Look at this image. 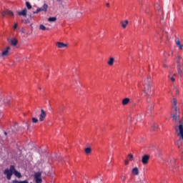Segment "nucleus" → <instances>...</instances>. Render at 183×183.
Wrapping results in <instances>:
<instances>
[{
	"instance_id": "obj_1",
	"label": "nucleus",
	"mask_w": 183,
	"mask_h": 183,
	"mask_svg": "<svg viewBox=\"0 0 183 183\" xmlns=\"http://www.w3.org/2000/svg\"><path fill=\"white\" fill-rule=\"evenodd\" d=\"M151 76H149L144 81V89L143 92L145 95V97H148V95L151 94Z\"/></svg>"
},
{
	"instance_id": "obj_2",
	"label": "nucleus",
	"mask_w": 183,
	"mask_h": 183,
	"mask_svg": "<svg viewBox=\"0 0 183 183\" xmlns=\"http://www.w3.org/2000/svg\"><path fill=\"white\" fill-rule=\"evenodd\" d=\"M171 117L173 119V121L175 122H179V109L177 107H174V110H172Z\"/></svg>"
},
{
	"instance_id": "obj_3",
	"label": "nucleus",
	"mask_w": 183,
	"mask_h": 183,
	"mask_svg": "<svg viewBox=\"0 0 183 183\" xmlns=\"http://www.w3.org/2000/svg\"><path fill=\"white\" fill-rule=\"evenodd\" d=\"M13 171H14V166L11 165L10 169H6L4 172V174L6 176L7 179L10 180L12 178Z\"/></svg>"
},
{
	"instance_id": "obj_4",
	"label": "nucleus",
	"mask_w": 183,
	"mask_h": 183,
	"mask_svg": "<svg viewBox=\"0 0 183 183\" xmlns=\"http://www.w3.org/2000/svg\"><path fill=\"white\" fill-rule=\"evenodd\" d=\"M9 51H11V47L8 46L5 48L1 52V56L2 58H6V56H9Z\"/></svg>"
},
{
	"instance_id": "obj_5",
	"label": "nucleus",
	"mask_w": 183,
	"mask_h": 183,
	"mask_svg": "<svg viewBox=\"0 0 183 183\" xmlns=\"http://www.w3.org/2000/svg\"><path fill=\"white\" fill-rule=\"evenodd\" d=\"M41 114L39 115V121L42 122L46 118V112L44 109H41Z\"/></svg>"
},
{
	"instance_id": "obj_6",
	"label": "nucleus",
	"mask_w": 183,
	"mask_h": 183,
	"mask_svg": "<svg viewBox=\"0 0 183 183\" xmlns=\"http://www.w3.org/2000/svg\"><path fill=\"white\" fill-rule=\"evenodd\" d=\"M149 161V155L145 154L144 157H142V162L144 165H147Z\"/></svg>"
},
{
	"instance_id": "obj_7",
	"label": "nucleus",
	"mask_w": 183,
	"mask_h": 183,
	"mask_svg": "<svg viewBox=\"0 0 183 183\" xmlns=\"http://www.w3.org/2000/svg\"><path fill=\"white\" fill-rule=\"evenodd\" d=\"M34 178L36 179V183L42 182V179H41V172H36L34 174Z\"/></svg>"
},
{
	"instance_id": "obj_8",
	"label": "nucleus",
	"mask_w": 183,
	"mask_h": 183,
	"mask_svg": "<svg viewBox=\"0 0 183 183\" xmlns=\"http://www.w3.org/2000/svg\"><path fill=\"white\" fill-rule=\"evenodd\" d=\"M177 71L178 74L181 75L182 74V71L181 70V62L179 61V57H177Z\"/></svg>"
},
{
	"instance_id": "obj_9",
	"label": "nucleus",
	"mask_w": 183,
	"mask_h": 183,
	"mask_svg": "<svg viewBox=\"0 0 183 183\" xmlns=\"http://www.w3.org/2000/svg\"><path fill=\"white\" fill-rule=\"evenodd\" d=\"M154 8L156 11H158L159 15H162V9H161V6L159 5V4L157 3L154 5Z\"/></svg>"
},
{
	"instance_id": "obj_10",
	"label": "nucleus",
	"mask_w": 183,
	"mask_h": 183,
	"mask_svg": "<svg viewBox=\"0 0 183 183\" xmlns=\"http://www.w3.org/2000/svg\"><path fill=\"white\" fill-rule=\"evenodd\" d=\"M37 9H39V12H42V11L46 12V11H48V4H44L41 8H38Z\"/></svg>"
},
{
	"instance_id": "obj_11",
	"label": "nucleus",
	"mask_w": 183,
	"mask_h": 183,
	"mask_svg": "<svg viewBox=\"0 0 183 183\" xmlns=\"http://www.w3.org/2000/svg\"><path fill=\"white\" fill-rule=\"evenodd\" d=\"M56 45L59 48H66V47H68V44H65V43H63V42H61V41L56 42Z\"/></svg>"
},
{
	"instance_id": "obj_12",
	"label": "nucleus",
	"mask_w": 183,
	"mask_h": 183,
	"mask_svg": "<svg viewBox=\"0 0 183 183\" xmlns=\"http://www.w3.org/2000/svg\"><path fill=\"white\" fill-rule=\"evenodd\" d=\"M178 135L183 139V126L182 124L179 125V133Z\"/></svg>"
},
{
	"instance_id": "obj_13",
	"label": "nucleus",
	"mask_w": 183,
	"mask_h": 183,
	"mask_svg": "<svg viewBox=\"0 0 183 183\" xmlns=\"http://www.w3.org/2000/svg\"><path fill=\"white\" fill-rule=\"evenodd\" d=\"M9 44H11L12 46H16V45H18V40L16 39H11L9 41Z\"/></svg>"
},
{
	"instance_id": "obj_14",
	"label": "nucleus",
	"mask_w": 183,
	"mask_h": 183,
	"mask_svg": "<svg viewBox=\"0 0 183 183\" xmlns=\"http://www.w3.org/2000/svg\"><path fill=\"white\" fill-rule=\"evenodd\" d=\"M19 16H26V9H23L21 11L18 12Z\"/></svg>"
},
{
	"instance_id": "obj_15",
	"label": "nucleus",
	"mask_w": 183,
	"mask_h": 183,
	"mask_svg": "<svg viewBox=\"0 0 183 183\" xmlns=\"http://www.w3.org/2000/svg\"><path fill=\"white\" fill-rule=\"evenodd\" d=\"M132 172L134 175H139V170L138 169V167L133 168Z\"/></svg>"
},
{
	"instance_id": "obj_16",
	"label": "nucleus",
	"mask_w": 183,
	"mask_h": 183,
	"mask_svg": "<svg viewBox=\"0 0 183 183\" xmlns=\"http://www.w3.org/2000/svg\"><path fill=\"white\" fill-rule=\"evenodd\" d=\"M13 174L17 177V178H21V177H22V175H21V173L16 171V169H15V167H14V170H13Z\"/></svg>"
},
{
	"instance_id": "obj_17",
	"label": "nucleus",
	"mask_w": 183,
	"mask_h": 183,
	"mask_svg": "<svg viewBox=\"0 0 183 183\" xmlns=\"http://www.w3.org/2000/svg\"><path fill=\"white\" fill-rule=\"evenodd\" d=\"M114 61H115V59H114V57H110L109 60L107 61L108 65H109L110 66H112V65H114Z\"/></svg>"
},
{
	"instance_id": "obj_18",
	"label": "nucleus",
	"mask_w": 183,
	"mask_h": 183,
	"mask_svg": "<svg viewBox=\"0 0 183 183\" xmlns=\"http://www.w3.org/2000/svg\"><path fill=\"white\" fill-rule=\"evenodd\" d=\"M129 98H125L122 100V105H128L129 104Z\"/></svg>"
},
{
	"instance_id": "obj_19",
	"label": "nucleus",
	"mask_w": 183,
	"mask_h": 183,
	"mask_svg": "<svg viewBox=\"0 0 183 183\" xmlns=\"http://www.w3.org/2000/svg\"><path fill=\"white\" fill-rule=\"evenodd\" d=\"M128 23H129L128 20H126L124 21H122L121 24H122V28H124V29L127 28V26L128 25Z\"/></svg>"
},
{
	"instance_id": "obj_20",
	"label": "nucleus",
	"mask_w": 183,
	"mask_h": 183,
	"mask_svg": "<svg viewBox=\"0 0 183 183\" xmlns=\"http://www.w3.org/2000/svg\"><path fill=\"white\" fill-rule=\"evenodd\" d=\"M176 106H177V99H174L173 106L172 107V111H175V108H177Z\"/></svg>"
},
{
	"instance_id": "obj_21",
	"label": "nucleus",
	"mask_w": 183,
	"mask_h": 183,
	"mask_svg": "<svg viewBox=\"0 0 183 183\" xmlns=\"http://www.w3.org/2000/svg\"><path fill=\"white\" fill-rule=\"evenodd\" d=\"M49 22H55L56 21V17H50L48 19Z\"/></svg>"
},
{
	"instance_id": "obj_22",
	"label": "nucleus",
	"mask_w": 183,
	"mask_h": 183,
	"mask_svg": "<svg viewBox=\"0 0 183 183\" xmlns=\"http://www.w3.org/2000/svg\"><path fill=\"white\" fill-rule=\"evenodd\" d=\"M39 29H41V31H46V29L48 30L49 29H46V27H45L44 24H41L39 26Z\"/></svg>"
},
{
	"instance_id": "obj_23",
	"label": "nucleus",
	"mask_w": 183,
	"mask_h": 183,
	"mask_svg": "<svg viewBox=\"0 0 183 183\" xmlns=\"http://www.w3.org/2000/svg\"><path fill=\"white\" fill-rule=\"evenodd\" d=\"M152 109H154V105L149 106L148 109H147V114H149V112H151V111H152Z\"/></svg>"
},
{
	"instance_id": "obj_24",
	"label": "nucleus",
	"mask_w": 183,
	"mask_h": 183,
	"mask_svg": "<svg viewBox=\"0 0 183 183\" xmlns=\"http://www.w3.org/2000/svg\"><path fill=\"white\" fill-rule=\"evenodd\" d=\"M26 6L28 8V9H32V6L31 5V4L29 1L26 2Z\"/></svg>"
},
{
	"instance_id": "obj_25",
	"label": "nucleus",
	"mask_w": 183,
	"mask_h": 183,
	"mask_svg": "<svg viewBox=\"0 0 183 183\" xmlns=\"http://www.w3.org/2000/svg\"><path fill=\"white\" fill-rule=\"evenodd\" d=\"M84 151L86 154H91V151H92L91 147L86 148Z\"/></svg>"
},
{
	"instance_id": "obj_26",
	"label": "nucleus",
	"mask_w": 183,
	"mask_h": 183,
	"mask_svg": "<svg viewBox=\"0 0 183 183\" xmlns=\"http://www.w3.org/2000/svg\"><path fill=\"white\" fill-rule=\"evenodd\" d=\"M7 15H9V16H14V12H12L11 11L7 10Z\"/></svg>"
},
{
	"instance_id": "obj_27",
	"label": "nucleus",
	"mask_w": 183,
	"mask_h": 183,
	"mask_svg": "<svg viewBox=\"0 0 183 183\" xmlns=\"http://www.w3.org/2000/svg\"><path fill=\"white\" fill-rule=\"evenodd\" d=\"M14 182H16V183H29L27 180H24V181H14Z\"/></svg>"
},
{
	"instance_id": "obj_28",
	"label": "nucleus",
	"mask_w": 183,
	"mask_h": 183,
	"mask_svg": "<svg viewBox=\"0 0 183 183\" xmlns=\"http://www.w3.org/2000/svg\"><path fill=\"white\" fill-rule=\"evenodd\" d=\"M128 158H129V161H132L134 159V155L129 154Z\"/></svg>"
},
{
	"instance_id": "obj_29",
	"label": "nucleus",
	"mask_w": 183,
	"mask_h": 183,
	"mask_svg": "<svg viewBox=\"0 0 183 183\" xmlns=\"http://www.w3.org/2000/svg\"><path fill=\"white\" fill-rule=\"evenodd\" d=\"M32 122L33 124H36V122H38V119L33 117L32 118Z\"/></svg>"
},
{
	"instance_id": "obj_30",
	"label": "nucleus",
	"mask_w": 183,
	"mask_h": 183,
	"mask_svg": "<svg viewBox=\"0 0 183 183\" xmlns=\"http://www.w3.org/2000/svg\"><path fill=\"white\" fill-rule=\"evenodd\" d=\"M156 128H158V125H157V124H153L152 126V129L153 130V131H155V129Z\"/></svg>"
},
{
	"instance_id": "obj_31",
	"label": "nucleus",
	"mask_w": 183,
	"mask_h": 183,
	"mask_svg": "<svg viewBox=\"0 0 183 183\" xmlns=\"http://www.w3.org/2000/svg\"><path fill=\"white\" fill-rule=\"evenodd\" d=\"M1 15H2V16H6V15H7V10H6L4 11H2L1 12Z\"/></svg>"
},
{
	"instance_id": "obj_32",
	"label": "nucleus",
	"mask_w": 183,
	"mask_h": 183,
	"mask_svg": "<svg viewBox=\"0 0 183 183\" xmlns=\"http://www.w3.org/2000/svg\"><path fill=\"white\" fill-rule=\"evenodd\" d=\"M169 78H170V80L172 81V82H175V78L170 77L169 76Z\"/></svg>"
},
{
	"instance_id": "obj_33",
	"label": "nucleus",
	"mask_w": 183,
	"mask_h": 183,
	"mask_svg": "<svg viewBox=\"0 0 183 183\" xmlns=\"http://www.w3.org/2000/svg\"><path fill=\"white\" fill-rule=\"evenodd\" d=\"M16 28H18V23H15L14 26V29H16Z\"/></svg>"
},
{
	"instance_id": "obj_34",
	"label": "nucleus",
	"mask_w": 183,
	"mask_h": 183,
	"mask_svg": "<svg viewBox=\"0 0 183 183\" xmlns=\"http://www.w3.org/2000/svg\"><path fill=\"white\" fill-rule=\"evenodd\" d=\"M124 164L125 165H128L129 164V162L128 161V159L124 160Z\"/></svg>"
},
{
	"instance_id": "obj_35",
	"label": "nucleus",
	"mask_w": 183,
	"mask_h": 183,
	"mask_svg": "<svg viewBox=\"0 0 183 183\" xmlns=\"http://www.w3.org/2000/svg\"><path fill=\"white\" fill-rule=\"evenodd\" d=\"M177 46H179V45H181V41H179V40H178L177 42H176Z\"/></svg>"
},
{
	"instance_id": "obj_36",
	"label": "nucleus",
	"mask_w": 183,
	"mask_h": 183,
	"mask_svg": "<svg viewBox=\"0 0 183 183\" xmlns=\"http://www.w3.org/2000/svg\"><path fill=\"white\" fill-rule=\"evenodd\" d=\"M34 14H39V10L37 9L35 11H33Z\"/></svg>"
},
{
	"instance_id": "obj_37",
	"label": "nucleus",
	"mask_w": 183,
	"mask_h": 183,
	"mask_svg": "<svg viewBox=\"0 0 183 183\" xmlns=\"http://www.w3.org/2000/svg\"><path fill=\"white\" fill-rule=\"evenodd\" d=\"M178 47L179 48V49H182V45H179V46H178Z\"/></svg>"
},
{
	"instance_id": "obj_38",
	"label": "nucleus",
	"mask_w": 183,
	"mask_h": 183,
	"mask_svg": "<svg viewBox=\"0 0 183 183\" xmlns=\"http://www.w3.org/2000/svg\"><path fill=\"white\" fill-rule=\"evenodd\" d=\"M106 6H107L108 8H109V3H107V4H106Z\"/></svg>"
},
{
	"instance_id": "obj_39",
	"label": "nucleus",
	"mask_w": 183,
	"mask_h": 183,
	"mask_svg": "<svg viewBox=\"0 0 183 183\" xmlns=\"http://www.w3.org/2000/svg\"><path fill=\"white\" fill-rule=\"evenodd\" d=\"M6 104H8V105H9L11 104V102L10 101H7Z\"/></svg>"
},
{
	"instance_id": "obj_40",
	"label": "nucleus",
	"mask_w": 183,
	"mask_h": 183,
	"mask_svg": "<svg viewBox=\"0 0 183 183\" xmlns=\"http://www.w3.org/2000/svg\"><path fill=\"white\" fill-rule=\"evenodd\" d=\"M177 94H179V92L178 90H176Z\"/></svg>"
},
{
	"instance_id": "obj_41",
	"label": "nucleus",
	"mask_w": 183,
	"mask_h": 183,
	"mask_svg": "<svg viewBox=\"0 0 183 183\" xmlns=\"http://www.w3.org/2000/svg\"><path fill=\"white\" fill-rule=\"evenodd\" d=\"M4 134L6 135V134H7L6 132H5Z\"/></svg>"
}]
</instances>
